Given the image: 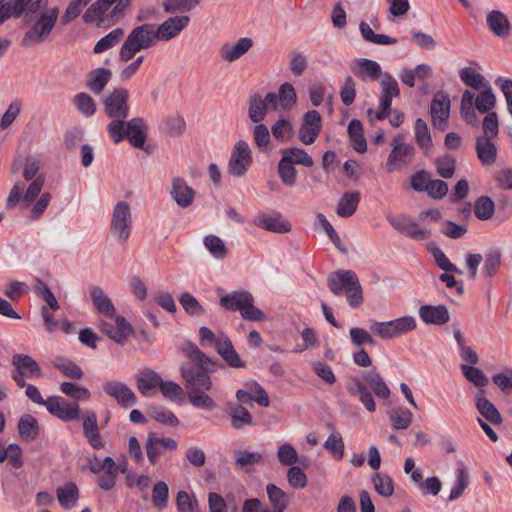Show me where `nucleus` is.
Here are the masks:
<instances>
[{
  "label": "nucleus",
  "instance_id": "nucleus-1",
  "mask_svg": "<svg viewBox=\"0 0 512 512\" xmlns=\"http://www.w3.org/2000/svg\"><path fill=\"white\" fill-rule=\"evenodd\" d=\"M181 351L195 367L188 364H182L180 367L187 393L210 391L213 386L210 373L223 366L220 360L207 356L190 340L183 343Z\"/></svg>",
  "mask_w": 512,
  "mask_h": 512
},
{
  "label": "nucleus",
  "instance_id": "nucleus-2",
  "mask_svg": "<svg viewBox=\"0 0 512 512\" xmlns=\"http://www.w3.org/2000/svg\"><path fill=\"white\" fill-rule=\"evenodd\" d=\"M107 132L115 144L127 139L134 148L146 150L148 125L142 117H134L127 122L125 120L111 121L107 125Z\"/></svg>",
  "mask_w": 512,
  "mask_h": 512
},
{
  "label": "nucleus",
  "instance_id": "nucleus-3",
  "mask_svg": "<svg viewBox=\"0 0 512 512\" xmlns=\"http://www.w3.org/2000/svg\"><path fill=\"white\" fill-rule=\"evenodd\" d=\"M327 285L335 296L345 295L350 307L358 308L363 303V290L356 273L338 270L328 275Z\"/></svg>",
  "mask_w": 512,
  "mask_h": 512
},
{
  "label": "nucleus",
  "instance_id": "nucleus-4",
  "mask_svg": "<svg viewBox=\"0 0 512 512\" xmlns=\"http://www.w3.org/2000/svg\"><path fill=\"white\" fill-rule=\"evenodd\" d=\"M157 42L153 24L137 26L129 33L123 43L119 52V60L121 62H128L138 52L155 46Z\"/></svg>",
  "mask_w": 512,
  "mask_h": 512
},
{
  "label": "nucleus",
  "instance_id": "nucleus-5",
  "mask_svg": "<svg viewBox=\"0 0 512 512\" xmlns=\"http://www.w3.org/2000/svg\"><path fill=\"white\" fill-rule=\"evenodd\" d=\"M59 16L57 7L50 8V11H42L36 16L33 26L24 34L21 45L32 47L43 43L50 36Z\"/></svg>",
  "mask_w": 512,
  "mask_h": 512
},
{
  "label": "nucleus",
  "instance_id": "nucleus-6",
  "mask_svg": "<svg viewBox=\"0 0 512 512\" xmlns=\"http://www.w3.org/2000/svg\"><path fill=\"white\" fill-rule=\"evenodd\" d=\"M416 327L414 317L403 316L390 321H373L370 324V331L382 339H392L413 331Z\"/></svg>",
  "mask_w": 512,
  "mask_h": 512
},
{
  "label": "nucleus",
  "instance_id": "nucleus-7",
  "mask_svg": "<svg viewBox=\"0 0 512 512\" xmlns=\"http://www.w3.org/2000/svg\"><path fill=\"white\" fill-rule=\"evenodd\" d=\"M132 229V214L126 201L116 203L112 213L110 231L120 243H126Z\"/></svg>",
  "mask_w": 512,
  "mask_h": 512
},
{
  "label": "nucleus",
  "instance_id": "nucleus-8",
  "mask_svg": "<svg viewBox=\"0 0 512 512\" xmlns=\"http://www.w3.org/2000/svg\"><path fill=\"white\" fill-rule=\"evenodd\" d=\"M129 92L126 88H115L103 99L105 114L112 121H124L129 115Z\"/></svg>",
  "mask_w": 512,
  "mask_h": 512
},
{
  "label": "nucleus",
  "instance_id": "nucleus-9",
  "mask_svg": "<svg viewBox=\"0 0 512 512\" xmlns=\"http://www.w3.org/2000/svg\"><path fill=\"white\" fill-rule=\"evenodd\" d=\"M392 150L388 155L386 168L388 172H393L396 166L406 167L408 166L413 157L415 156L416 150L410 143L405 142V136L402 133H398L392 140Z\"/></svg>",
  "mask_w": 512,
  "mask_h": 512
},
{
  "label": "nucleus",
  "instance_id": "nucleus-10",
  "mask_svg": "<svg viewBox=\"0 0 512 512\" xmlns=\"http://www.w3.org/2000/svg\"><path fill=\"white\" fill-rule=\"evenodd\" d=\"M253 162L249 145L244 140H239L234 145L228 162V172L234 177H242L249 170Z\"/></svg>",
  "mask_w": 512,
  "mask_h": 512
},
{
  "label": "nucleus",
  "instance_id": "nucleus-11",
  "mask_svg": "<svg viewBox=\"0 0 512 512\" xmlns=\"http://www.w3.org/2000/svg\"><path fill=\"white\" fill-rule=\"evenodd\" d=\"M386 219L394 229L411 239L422 241L430 238V230L421 228L418 223L406 215H388Z\"/></svg>",
  "mask_w": 512,
  "mask_h": 512
},
{
  "label": "nucleus",
  "instance_id": "nucleus-12",
  "mask_svg": "<svg viewBox=\"0 0 512 512\" xmlns=\"http://www.w3.org/2000/svg\"><path fill=\"white\" fill-rule=\"evenodd\" d=\"M131 0H97L83 14L82 18L85 23H94L103 20V15L107 10L116 3L112 10L111 16H117L122 13L129 5Z\"/></svg>",
  "mask_w": 512,
  "mask_h": 512
},
{
  "label": "nucleus",
  "instance_id": "nucleus-13",
  "mask_svg": "<svg viewBox=\"0 0 512 512\" xmlns=\"http://www.w3.org/2000/svg\"><path fill=\"white\" fill-rule=\"evenodd\" d=\"M103 391L113 398L122 408H129L137 403L134 391L125 383L117 380L103 383Z\"/></svg>",
  "mask_w": 512,
  "mask_h": 512
},
{
  "label": "nucleus",
  "instance_id": "nucleus-14",
  "mask_svg": "<svg viewBox=\"0 0 512 512\" xmlns=\"http://www.w3.org/2000/svg\"><path fill=\"white\" fill-rule=\"evenodd\" d=\"M430 113L433 126L444 131L448 126V118L450 114V98L443 92H438L430 105Z\"/></svg>",
  "mask_w": 512,
  "mask_h": 512
},
{
  "label": "nucleus",
  "instance_id": "nucleus-15",
  "mask_svg": "<svg viewBox=\"0 0 512 512\" xmlns=\"http://www.w3.org/2000/svg\"><path fill=\"white\" fill-rule=\"evenodd\" d=\"M46 408L50 414L65 422L78 419L80 414L78 404H70L67 400L59 396L49 397Z\"/></svg>",
  "mask_w": 512,
  "mask_h": 512
},
{
  "label": "nucleus",
  "instance_id": "nucleus-16",
  "mask_svg": "<svg viewBox=\"0 0 512 512\" xmlns=\"http://www.w3.org/2000/svg\"><path fill=\"white\" fill-rule=\"evenodd\" d=\"M115 324L116 326L110 322L101 321L99 328L110 339L123 345L125 344L127 337L133 332V328L125 317L121 315L115 316Z\"/></svg>",
  "mask_w": 512,
  "mask_h": 512
},
{
  "label": "nucleus",
  "instance_id": "nucleus-17",
  "mask_svg": "<svg viewBox=\"0 0 512 512\" xmlns=\"http://www.w3.org/2000/svg\"><path fill=\"white\" fill-rule=\"evenodd\" d=\"M254 224L261 229L278 234L288 233L292 228L290 222L278 212L258 214L254 219Z\"/></svg>",
  "mask_w": 512,
  "mask_h": 512
},
{
  "label": "nucleus",
  "instance_id": "nucleus-18",
  "mask_svg": "<svg viewBox=\"0 0 512 512\" xmlns=\"http://www.w3.org/2000/svg\"><path fill=\"white\" fill-rule=\"evenodd\" d=\"M190 18L188 16H174L165 20L157 28L154 27L157 41H168L176 37L187 25Z\"/></svg>",
  "mask_w": 512,
  "mask_h": 512
},
{
  "label": "nucleus",
  "instance_id": "nucleus-19",
  "mask_svg": "<svg viewBox=\"0 0 512 512\" xmlns=\"http://www.w3.org/2000/svg\"><path fill=\"white\" fill-rule=\"evenodd\" d=\"M352 73L362 81H377L383 77L381 66L378 62L367 59H355L351 66Z\"/></svg>",
  "mask_w": 512,
  "mask_h": 512
},
{
  "label": "nucleus",
  "instance_id": "nucleus-20",
  "mask_svg": "<svg viewBox=\"0 0 512 512\" xmlns=\"http://www.w3.org/2000/svg\"><path fill=\"white\" fill-rule=\"evenodd\" d=\"M475 407L486 421L493 425H500L502 416L496 406L485 397V391L478 389L474 395Z\"/></svg>",
  "mask_w": 512,
  "mask_h": 512
},
{
  "label": "nucleus",
  "instance_id": "nucleus-21",
  "mask_svg": "<svg viewBox=\"0 0 512 512\" xmlns=\"http://www.w3.org/2000/svg\"><path fill=\"white\" fill-rule=\"evenodd\" d=\"M83 435L93 449H102L104 442L101 438L97 415L94 411H86L83 417Z\"/></svg>",
  "mask_w": 512,
  "mask_h": 512
},
{
  "label": "nucleus",
  "instance_id": "nucleus-22",
  "mask_svg": "<svg viewBox=\"0 0 512 512\" xmlns=\"http://www.w3.org/2000/svg\"><path fill=\"white\" fill-rule=\"evenodd\" d=\"M170 194L176 204L181 208L189 207L195 198L194 189L180 177H174L172 179Z\"/></svg>",
  "mask_w": 512,
  "mask_h": 512
},
{
  "label": "nucleus",
  "instance_id": "nucleus-23",
  "mask_svg": "<svg viewBox=\"0 0 512 512\" xmlns=\"http://www.w3.org/2000/svg\"><path fill=\"white\" fill-rule=\"evenodd\" d=\"M253 44L252 38L242 37L235 44H224L220 49V56L226 62H235L246 54Z\"/></svg>",
  "mask_w": 512,
  "mask_h": 512
},
{
  "label": "nucleus",
  "instance_id": "nucleus-24",
  "mask_svg": "<svg viewBox=\"0 0 512 512\" xmlns=\"http://www.w3.org/2000/svg\"><path fill=\"white\" fill-rule=\"evenodd\" d=\"M418 313L426 324L444 325L450 321V314L445 305H422Z\"/></svg>",
  "mask_w": 512,
  "mask_h": 512
},
{
  "label": "nucleus",
  "instance_id": "nucleus-25",
  "mask_svg": "<svg viewBox=\"0 0 512 512\" xmlns=\"http://www.w3.org/2000/svg\"><path fill=\"white\" fill-rule=\"evenodd\" d=\"M347 392L351 396H359V400L364 405V407L369 412H375L376 403L374 401L372 393L370 392L365 382L363 381V378H352L347 385Z\"/></svg>",
  "mask_w": 512,
  "mask_h": 512
},
{
  "label": "nucleus",
  "instance_id": "nucleus-26",
  "mask_svg": "<svg viewBox=\"0 0 512 512\" xmlns=\"http://www.w3.org/2000/svg\"><path fill=\"white\" fill-rule=\"evenodd\" d=\"M362 378L368 389H371L379 399L386 400L390 397L391 391L377 368L365 371Z\"/></svg>",
  "mask_w": 512,
  "mask_h": 512
},
{
  "label": "nucleus",
  "instance_id": "nucleus-27",
  "mask_svg": "<svg viewBox=\"0 0 512 512\" xmlns=\"http://www.w3.org/2000/svg\"><path fill=\"white\" fill-rule=\"evenodd\" d=\"M252 301V294L245 290H236L220 297L219 304L227 311H240Z\"/></svg>",
  "mask_w": 512,
  "mask_h": 512
},
{
  "label": "nucleus",
  "instance_id": "nucleus-28",
  "mask_svg": "<svg viewBox=\"0 0 512 512\" xmlns=\"http://www.w3.org/2000/svg\"><path fill=\"white\" fill-rule=\"evenodd\" d=\"M381 95L379 100L380 108L390 109L392 99L400 95V88L396 79L389 73H384L380 81Z\"/></svg>",
  "mask_w": 512,
  "mask_h": 512
},
{
  "label": "nucleus",
  "instance_id": "nucleus-29",
  "mask_svg": "<svg viewBox=\"0 0 512 512\" xmlns=\"http://www.w3.org/2000/svg\"><path fill=\"white\" fill-rule=\"evenodd\" d=\"M477 157L482 165H492L497 159V147L494 139L488 137H477L475 141Z\"/></svg>",
  "mask_w": 512,
  "mask_h": 512
},
{
  "label": "nucleus",
  "instance_id": "nucleus-30",
  "mask_svg": "<svg viewBox=\"0 0 512 512\" xmlns=\"http://www.w3.org/2000/svg\"><path fill=\"white\" fill-rule=\"evenodd\" d=\"M486 23L491 32L499 38H505L510 34V22L507 16L499 10L490 11L486 17Z\"/></svg>",
  "mask_w": 512,
  "mask_h": 512
},
{
  "label": "nucleus",
  "instance_id": "nucleus-31",
  "mask_svg": "<svg viewBox=\"0 0 512 512\" xmlns=\"http://www.w3.org/2000/svg\"><path fill=\"white\" fill-rule=\"evenodd\" d=\"M89 293L94 307L100 314L110 318L115 316V307L102 288L92 285L89 287Z\"/></svg>",
  "mask_w": 512,
  "mask_h": 512
},
{
  "label": "nucleus",
  "instance_id": "nucleus-32",
  "mask_svg": "<svg viewBox=\"0 0 512 512\" xmlns=\"http://www.w3.org/2000/svg\"><path fill=\"white\" fill-rule=\"evenodd\" d=\"M12 365L20 375H26V377L36 376L37 378L43 376L38 363L29 355L15 354L12 357Z\"/></svg>",
  "mask_w": 512,
  "mask_h": 512
},
{
  "label": "nucleus",
  "instance_id": "nucleus-33",
  "mask_svg": "<svg viewBox=\"0 0 512 512\" xmlns=\"http://www.w3.org/2000/svg\"><path fill=\"white\" fill-rule=\"evenodd\" d=\"M86 87L94 94L99 95L112 78V71L105 68H96L86 75Z\"/></svg>",
  "mask_w": 512,
  "mask_h": 512
},
{
  "label": "nucleus",
  "instance_id": "nucleus-34",
  "mask_svg": "<svg viewBox=\"0 0 512 512\" xmlns=\"http://www.w3.org/2000/svg\"><path fill=\"white\" fill-rule=\"evenodd\" d=\"M136 383L139 392L145 397H150L152 396V390L159 388L162 378L157 372L146 369L137 375Z\"/></svg>",
  "mask_w": 512,
  "mask_h": 512
},
{
  "label": "nucleus",
  "instance_id": "nucleus-35",
  "mask_svg": "<svg viewBox=\"0 0 512 512\" xmlns=\"http://www.w3.org/2000/svg\"><path fill=\"white\" fill-rule=\"evenodd\" d=\"M17 428L20 438L25 442H32L39 437V423L31 414L22 415L18 421Z\"/></svg>",
  "mask_w": 512,
  "mask_h": 512
},
{
  "label": "nucleus",
  "instance_id": "nucleus-36",
  "mask_svg": "<svg viewBox=\"0 0 512 512\" xmlns=\"http://www.w3.org/2000/svg\"><path fill=\"white\" fill-rule=\"evenodd\" d=\"M217 353L231 368L246 367L245 362L241 360L239 354L234 349L231 340L227 336H223L222 343L217 344Z\"/></svg>",
  "mask_w": 512,
  "mask_h": 512
},
{
  "label": "nucleus",
  "instance_id": "nucleus-37",
  "mask_svg": "<svg viewBox=\"0 0 512 512\" xmlns=\"http://www.w3.org/2000/svg\"><path fill=\"white\" fill-rule=\"evenodd\" d=\"M415 140L424 155H429L432 152V137L427 123L421 118H417L415 121Z\"/></svg>",
  "mask_w": 512,
  "mask_h": 512
},
{
  "label": "nucleus",
  "instance_id": "nucleus-38",
  "mask_svg": "<svg viewBox=\"0 0 512 512\" xmlns=\"http://www.w3.org/2000/svg\"><path fill=\"white\" fill-rule=\"evenodd\" d=\"M474 93L470 90H465L462 94L460 113L464 121L473 127L479 125V118L474 110Z\"/></svg>",
  "mask_w": 512,
  "mask_h": 512
},
{
  "label": "nucleus",
  "instance_id": "nucleus-39",
  "mask_svg": "<svg viewBox=\"0 0 512 512\" xmlns=\"http://www.w3.org/2000/svg\"><path fill=\"white\" fill-rule=\"evenodd\" d=\"M57 498L63 509H72L79 498V490L77 485L73 482H68L63 486L58 487Z\"/></svg>",
  "mask_w": 512,
  "mask_h": 512
},
{
  "label": "nucleus",
  "instance_id": "nucleus-40",
  "mask_svg": "<svg viewBox=\"0 0 512 512\" xmlns=\"http://www.w3.org/2000/svg\"><path fill=\"white\" fill-rule=\"evenodd\" d=\"M360 193L359 192H346L340 198L336 213L343 218L351 217L359 204Z\"/></svg>",
  "mask_w": 512,
  "mask_h": 512
},
{
  "label": "nucleus",
  "instance_id": "nucleus-41",
  "mask_svg": "<svg viewBox=\"0 0 512 512\" xmlns=\"http://www.w3.org/2000/svg\"><path fill=\"white\" fill-rule=\"evenodd\" d=\"M359 30L362 38L369 43L377 45H394L398 42L396 38L390 37L385 34L374 33L369 24L364 21H362L359 24Z\"/></svg>",
  "mask_w": 512,
  "mask_h": 512
},
{
  "label": "nucleus",
  "instance_id": "nucleus-42",
  "mask_svg": "<svg viewBox=\"0 0 512 512\" xmlns=\"http://www.w3.org/2000/svg\"><path fill=\"white\" fill-rule=\"evenodd\" d=\"M235 466L240 470H247L249 467L254 465H262L264 459L259 452H249L246 450H237L234 453Z\"/></svg>",
  "mask_w": 512,
  "mask_h": 512
},
{
  "label": "nucleus",
  "instance_id": "nucleus-43",
  "mask_svg": "<svg viewBox=\"0 0 512 512\" xmlns=\"http://www.w3.org/2000/svg\"><path fill=\"white\" fill-rule=\"evenodd\" d=\"M388 416L391 421V426L395 430L407 429L411 425L413 419L412 412L405 407L392 409L388 412Z\"/></svg>",
  "mask_w": 512,
  "mask_h": 512
},
{
  "label": "nucleus",
  "instance_id": "nucleus-44",
  "mask_svg": "<svg viewBox=\"0 0 512 512\" xmlns=\"http://www.w3.org/2000/svg\"><path fill=\"white\" fill-rule=\"evenodd\" d=\"M228 414L231 417V425L234 429H242L246 425L254 424L250 412L242 405L230 406Z\"/></svg>",
  "mask_w": 512,
  "mask_h": 512
},
{
  "label": "nucleus",
  "instance_id": "nucleus-45",
  "mask_svg": "<svg viewBox=\"0 0 512 512\" xmlns=\"http://www.w3.org/2000/svg\"><path fill=\"white\" fill-rule=\"evenodd\" d=\"M267 106L263 101V98L258 94L254 93L250 96L248 116L249 119L254 123H260L267 115Z\"/></svg>",
  "mask_w": 512,
  "mask_h": 512
},
{
  "label": "nucleus",
  "instance_id": "nucleus-46",
  "mask_svg": "<svg viewBox=\"0 0 512 512\" xmlns=\"http://www.w3.org/2000/svg\"><path fill=\"white\" fill-rule=\"evenodd\" d=\"M459 77L466 86L476 90H480L489 85L485 77L471 67L462 68L459 71Z\"/></svg>",
  "mask_w": 512,
  "mask_h": 512
},
{
  "label": "nucleus",
  "instance_id": "nucleus-47",
  "mask_svg": "<svg viewBox=\"0 0 512 512\" xmlns=\"http://www.w3.org/2000/svg\"><path fill=\"white\" fill-rule=\"evenodd\" d=\"M474 103L476 109L480 113H490L491 110L496 105V96L493 93V90L489 85L483 88V90L477 95V97H474Z\"/></svg>",
  "mask_w": 512,
  "mask_h": 512
},
{
  "label": "nucleus",
  "instance_id": "nucleus-48",
  "mask_svg": "<svg viewBox=\"0 0 512 512\" xmlns=\"http://www.w3.org/2000/svg\"><path fill=\"white\" fill-rule=\"evenodd\" d=\"M52 365L61 371L66 377L74 380H79L84 375L82 369L76 363L63 357L55 358Z\"/></svg>",
  "mask_w": 512,
  "mask_h": 512
},
{
  "label": "nucleus",
  "instance_id": "nucleus-49",
  "mask_svg": "<svg viewBox=\"0 0 512 512\" xmlns=\"http://www.w3.org/2000/svg\"><path fill=\"white\" fill-rule=\"evenodd\" d=\"M72 103L76 109L85 117H90L96 112L95 100L85 92L77 93L72 98Z\"/></svg>",
  "mask_w": 512,
  "mask_h": 512
},
{
  "label": "nucleus",
  "instance_id": "nucleus-50",
  "mask_svg": "<svg viewBox=\"0 0 512 512\" xmlns=\"http://www.w3.org/2000/svg\"><path fill=\"white\" fill-rule=\"evenodd\" d=\"M315 223L319 224L323 230L326 232L329 239L332 241V243L336 246V248L341 251L342 253L346 254L348 252L347 248L342 243L339 235L331 225V223L327 220L324 214L317 213Z\"/></svg>",
  "mask_w": 512,
  "mask_h": 512
},
{
  "label": "nucleus",
  "instance_id": "nucleus-51",
  "mask_svg": "<svg viewBox=\"0 0 512 512\" xmlns=\"http://www.w3.org/2000/svg\"><path fill=\"white\" fill-rule=\"evenodd\" d=\"M151 417L158 423L170 427H177L180 424L177 416L164 406H153L151 408Z\"/></svg>",
  "mask_w": 512,
  "mask_h": 512
},
{
  "label": "nucleus",
  "instance_id": "nucleus-52",
  "mask_svg": "<svg viewBox=\"0 0 512 512\" xmlns=\"http://www.w3.org/2000/svg\"><path fill=\"white\" fill-rule=\"evenodd\" d=\"M278 174L282 182L289 187L296 183L297 170L288 157H282L278 163Z\"/></svg>",
  "mask_w": 512,
  "mask_h": 512
},
{
  "label": "nucleus",
  "instance_id": "nucleus-53",
  "mask_svg": "<svg viewBox=\"0 0 512 512\" xmlns=\"http://www.w3.org/2000/svg\"><path fill=\"white\" fill-rule=\"evenodd\" d=\"M124 33L125 32L123 28H116L112 30L96 43L93 49L94 53L99 54L115 46L122 39Z\"/></svg>",
  "mask_w": 512,
  "mask_h": 512
},
{
  "label": "nucleus",
  "instance_id": "nucleus-54",
  "mask_svg": "<svg viewBox=\"0 0 512 512\" xmlns=\"http://www.w3.org/2000/svg\"><path fill=\"white\" fill-rule=\"evenodd\" d=\"M495 211V204L489 196H480L474 205V213L480 220L490 219Z\"/></svg>",
  "mask_w": 512,
  "mask_h": 512
},
{
  "label": "nucleus",
  "instance_id": "nucleus-55",
  "mask_svg": "<svg viewBox=\"0 0 512 512\" xmlns=\"http://www.w3.org/2000/svg\"><path fill=\"white\" fill-rule=\"evenodd\" d=\"M461 371L464 375V377L472 384H474L477 387H484L488 384L489 380L488 377L484 374V372L471 365L462 364L461 365Z\"/></svg>",
  "mask_w": 512,
  "mask_h": 512
},
{
  "label": "nucleus",
  "instance_id": "nucleus-56",
  "mask_svg": "<svg viewBox=\"0 0 512 512\" xmlns=\"http://www.w3.org/2000/svg\"><path fill=\"white\" fill-rule=\"evenodd\" d=\"M268 498L274 507V512H283L287 507V496L285 492L274 484L266 487Z\"/></svg>",
  "mask_w": 512,
  "mask_h": 512
},
{
  "label": "nucleus",
  "instance_id": "nucleus-57",
  "mask_svg": "<svg viewBox=\"0 0 512 512\" xmlns=\"http://www.w3.org/2000/svg\"><path fill=\"white\" fill-rule=\"evenodd\" d=\"M179 302L185 312L190 316H201L205 313L203 306L188 292H184L180 295Z\"/></svg>",
  "mask_w": 512,
  "mask_h": 512
},
{
  "label": "nucleus",
  "instance_id": "nucleus-58",
  "mask_svg": "<svg viewBox=\"0 0 512 512\" xmlns=\"http://www.w3.org/2000/svg\"><path fill=\"white\" fill-rule=\"evenodd\" d=\"M204 245L216 259H224L227 256V248L221 238L208 235L204 238Z\"/></svg>",
  "mask_w": 512,
  "mask_h": 512
},
{
  "label": "nucleus",
  "instance_id": "nucleus-59",
  "mask_svg": "<svg viewBox=\"0 0 512 512\" xmlns=\"http://www.w3.org/2000/svg\"><path fill=\"white\" fill-rule=\"evenodd\" d=\"M282 157H288V160L292 162V165H304L306 167H312L314 161L311 156L307 154L303 149L300 148H288L283 151Z\"/></svg>",
  "mask_w": 512,
  "mask_h": 512
},
{
  "label": "nucleus",
  "instance_id": "nucleus-60",
  "mask_svg": "<svg viewBox=\"0 0 512 512\" xmlns=\"http://www.w3.org/2000/svg\"><path fill=\"white\" fill-rule=\"evenodd\" d=\"M374 488L383 497H389L394 492L393 481L390 476L376 473L372 477Z\"/></svg>",
  "mask_w": 512,
  "mask_h": 512
},
{
  "label": "nucleus",
  "instance_id": "nucleus-61",
  "mask_svg": "<svg viewBox=\"0 0 512 512\" xmlns=\"http://www.w3.org/2000/svg\"><path fill=\"white\" fill-rule=\"evenodd\" d=\"M324 448L337 460L344 456V441L339 433H332L324 443Z\"/></svg>",
  "mask_w": 512,
  "mask_h": 512
},
{
  "label": "nucleus",
  "instance_id": "nucleus-62",
  "mask_svg": "<svg viewBox=\"0 0 512 512\" xmlns=\"http://www.w3.org/2000/svg\"><path fill=\"white\" fill-rule=\"evenodd\" d=\"M230 500L234 501V495L228 494L223 498L216 492H211L208 495L209 512H227L230 508Z\"/></svg>",
  "mask_w": 512,
  "mask_h": 512
},
{
  "label": "nucleus",
  "instance_id": "nucleus-63",
  "mask_svg": "<svg viewBox=\"0 0 512 512\" xmlns=\"http://www.w3.org/2000/svg\"><path fill=\"white\" fill-rule=\"evenodd\" d=\"M435 164L437 173L443 178L449 179L454 175L456 169V161L452 155L445 154L444 156L439 157Z\"/></svg>",
  "mask_w": 512,
  "mask_h": 512
},
{
  "label": "nucleus",
  "instance_id": "nucleus-64",
  "mask_svg": "<svg viewBox=\"0 0 512 512\" xmlns=\"http://www.w3.org/2000/svg\"><path fill=\"white\" fill-rule=\"evenodd\" d=\"M60 391L74 400H88L91 397L90 391L72 382H63Z\"/></svg>",
  "mask_w": 512,
  "mask_h": 512
}]
</instances>
